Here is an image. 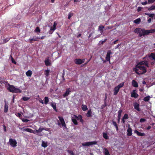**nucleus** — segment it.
Here are the masks:
<instances>
[{"mask_svg": "<svg viewBox=\"0 0 155 155\" xmlns=\"http://www.w3.org/2000/svg\"><path fill=\"white\" fill-rule=\"evenodd\" d=\"M134 32L135 33L138 34L140 37H141L142 36L148 35L150 33L155 32V29L145 30L144 28H137L134 30Z\"/></svg>", "mask_w": 155, "mask_h": 155, "instance_id": "1", "label": "nucleus"}, {"mask_svg": "<svg viewBox=\"0 0 155 155\" xmlns=\"http://www.w3.org/2000/svg\"><path fill=\"white\" fill-rule=\"evenodd\" d=\"M58 118L59 120L57 121L58 125L60 127H62L64 128L67 129L66 124L63 118L61 116H58Z\"/></svg>", "mask_w": 155, "mask_h": 155, "instance_id": "2", "label": "nucleus"}, {"mask_svg": "<svg viewBox=\"0 0 155 155\" xmlns=\"http://www.w3.org/2000/svg\"><path fill=\"white\" fill-rule=\"evenodd\" d=\"M9 87L8 89L10 92L12 93H21V91L19 88L15 87L13 85H10L8 84Z\"/></svg>", "mask_w": 155, "mask_h": 155, "instance_id": "3", "label": "nucleus"}, {"mask_svg": "<svg viewBox=\"0 0 155 155\" xmlns=\"http://www.w3.org/2000/svg\"><path fill=\"white\" fill-rule=\"evenodd\" d=\"M136 67L139 68L140 70L142 71V72H140L141 74H144L147 72L146 68L144 66L137 64L136 66Z\"/></svg>", "mask_w": 155, "mask_h": 155, "instance_id": "4", "label": "nucleus"}, {"mask_svg": "<svg viewBox=\"0 0 155 155\" xmlns=\"http://www.w3.org/2000/svg\"><path fill=\"white\" fill-rule=\"evenodd\" d=\"M9 143L10 145L13 147H15L17 146V142L15 139L10 138Z\"/></svg>", "mask_w": 155, "mask_h": 155, "instance_id": "5", "label": "nucleus"}, {"mask_svg": "<svg viewBox=\"0 0 155 155\" xmlns=\"http://www.w3.org/2000/svg\"><path fill=\"white\" fill-rule=\"evenodd\" d=\"M97 143V142L96 141H93L83 143L82 144L84 146H89L93 145L96 144Z\"/></svg>", "mask_w": 155, "mask_h": 155, "instance_id": "6", "label": "nucleus"}, {"mask_svg": "<svg viewBox=\"0 0 155 155\" xmlns=\"http://www.w3.org/2000/svg\"><path fill=\"white\" fill-rule=\"evenodd\" d=\"M112 54V53L111 52L110 50H108L107 51V55L106 57V60L108 61H109V63L110 64V55Z\"/></svg>", "mask_w": 155, "mask_h": 155, "instance_id": "7", "label": "nucleus"}, {"mask_svg": "<svg viewBox=\"0 0 155 155\" xmlns=\"http://www.w3.org/2000/svg\"><path fill=\"white\" fill-rule=\"evenodd\" d=\"M85 61V59H76L74 60L75 63L77 64H81L83 63Z\"/></svg>", "mask_w": 155, "mask_h": 155, "instance_id": "8", "label": "nucleus"}, {"mask_svg": "<svg viewBox=\"0 0 155 155\" xmlns=\"http://www.w3.org/2000/svg\"><path fill=\"white\" fill-rule=\"evenodd\" d=\"M74 118H76L77 120H80V121L82 123H83L84 122V120L82 119V116L80 115H78V116H77L76 115H74Z\"/></svg>", "mask_w": 155, "mask_h": 155, "instance_id": "9", "label": "nucleus"}, {"mask_svg": "<svg viewBox=\"0 0 155 155\" xmlns=\"http://www.w3.org/2000/svg\"><path fill=\"white\" fill-rule=\"evenodd\" d=\"M133 106L134 109L138 111H140L141 110L139 108V104L137 102H135L133 103Z\"/></svg>", "mask_w": 155, "mask_h": 155, "instance_id": "10", "label": "nucleus"}, {"mask_svg": "<svg viewBox=\"0 0 155 155\" xmlns=\"http://www.w3.org/2000/svg\"><path fill=\"white\" fill-rule=\"evenodd\" d=\"M40 39V38L38 37H34L32 38L29 39V42L31 44L33 41H38V40Z\"/></svg>", "mask_w": 155, "mask_h": 155, "instance_id": "11", "label": "nucleus"}, {"mask_svg": "<svg viewBox=\"0 0 155 155\" xmlns=\"http://www.w3.org/2000/svg\"><path fill=\"white\" fill-rule=\"evenodd\" d=\"M138 65L142 66L144 65L146 66L147 67H149L148 63L147 61H142L140 62L138 64Z\"/></svg>", "mask_w": 155, "mask_h": 155, "instance_id": "12", "label": "nucleus"}, {"mask_svg": "<svg viewBox=\"0 0 155 155\" xmlns=\"http://www.w3.org/2000/svg\"><path fill=\"white\" fill-rule=\"evenodd\" d=\"M122 110H119L118 112V114L117 116V121L118 123H119L120 122V117L121 116V114L122 112Z\"/></svg>", "mask_w": 155, "mask_h": 155, "instance_id": "13", "label": "nucleus"}, {"mask_svg": "<svg viewBox=\"0 0 155 155\" xmlns=\"http://www.w3.org/2000/svg\"><path fill=\"white\" fill-rule=\"evenodd\" d=\"M138 94L137 93L135 92L134 90L131 93V97L137 98L138 97Z\"/></svg>", "mask_w": 155, "mask_h": 155, "instance_id": "14", "label": "nucleus"}, {"mask_svg": "<svg viewBox=\"0 0 155 155\" xmlns=\"http://www.w3.org/2000/svg\"><path fill=\"white\" fill-rule=\"evenodd\" d=\"M71 120L74 125H77L78 124L77 119L76 118H74V115L72 117Z\"/></svg>", "mask_w": 155, "mask_h": 155, "instance_id": "15", "label": "nucleus"}, {"mask_svg": "<svg viewBox=\"0 0 155 155\" xmlns=\"http://www.w3.org/2000/svg\"><path fill=\"white\" fill-rule=\"evenodd\" d=\"M45 65L47 66H50L51 65V63L49 62V57H48L45 60Z\"/></svg>", "mask_w": 155, "mask_h": 155, "instance_id": "16", "label": "nucleus"}, {"mask_svg": "<svg viewBox=\"0 0 155 155\" xmlns=\"http://www.w3.org/2000/svg\"><path fill=\"white\" fill-rule=\"evenodd\" d=\"M132 84L133 87H137L138 86V83L134 80L132 81Z\"/></svg>", "mask_w": 155, "mask_h": 155, "instance_id": "17", "label": "nucleus"}, {"mask_svg": "<svg viewBox=\"0 0 155 155\" xmlns=\"http://www.w3.org/2000/svg\"><path fill=\"white\" fill-rule=\"evenodd\" d=\"M119 90L120 89L119 88H118V87H117V86L115 87L114 89V95H117V94L118 92H119Z\"/></svg>", "mask_w": 155, "mask_h": 155, "instance_id": "18", "label": "nucleus"}, {"mask_svg": "<svg viewBox=\"0 0 155 155\" xmlns=\"http://www.w3.org/2000/svg\"><path fill=\"white\" fill-rule=\"evenodd\" d=\"M71 92V91H69V89H67L66 92L63 94V96L64 97H65L67 96L70 94V92Z\"/></svg>", "mask_w": 155, "mask_h": 155, "instance_id": "19", "label": "nucleus"}, {"mask_svg": "<svg viewBox=\"0 0 155 155\" xmlns=\"http://www.w3.org/2000/svg\"><path fill=\"white\" fill-rule=\"evenodd\" d=\"M132 134V130L131 128H128L127 130V136H131Z\"/></svg>", "mask_w": 155, "mask_h": 155, "instance_id": "20", "label": "nucleus"}, {"mask_svg": "<svg viewBox=\"0 0 155 155\" xmlns=\"http://www.w3.org/2000/svg\"><path fill=\"white\" fill-rule=\"evenodd\" d=\"M8 104L5 103L4 106V111L5 113H7L8 111Z\"/></svg>", "mask_w": 155, "mask_h": 155, "instance_id": "21", "label": "nucleus"}, {"mask_svg": "<svg viewBox=\"0 0 155 155\" xmlns=\"http://www.w3.org/2000/svg\"><path fill=\"white\" fill-rule=\"evenodd\" d=\"M134 133H136L138 136H144V134L143 133L139 132L137 130H135Z\"/></svg>", "mask_w": 155, "mask_h": 155, "instance_id": "22", "label": "nucleus"}, {"mask_svg": "<svg viewBox=\"0 0 155 155\" xmlns=\"http://www.w3.org/2000/svg\"><path fill=\"white\" fill-rule=\"evenodd\" d=\"M91 109H90L87 111V112L86 114V115L87 117H91Z\"/></svg>", "mask_w": 155, "mask_h": 155, "instance_id": "23", "label": "nucleus"}, {"mask_svg": "<svg viewBox=\"0 0 155 155\" xmlns=\"http://www.w3.org/2000/svg\"><path fill=\"white\" fill-rule=\"evenodd\" d=\"M32 71L30 70L28 71L26 73V75L28 77H31V75H32Z\"/></svg>", "mask_w": 155, "mask_h": 155, "instance_id": "24", "label": "nucleus"}, {"mask_svg": "<svg viewBox=\"0 0 155 155\" xmlns=\"http://www.w3.org/2000/svg\"><path fill=\"white\" fill-rule=\"evenodd\" d=\"M51 106L53 108L54 110L55 111H57V109L56 107V104L55 103H52Z\"/></svg>", "mask_w": 155, "mask_h": 155, "instance_id": "25", "label": "nucleus"}, {"mask_svg": "<svg viewBox=\"0 0 155 155\" xmlns=\"http://www.w3.org/2000/svg\"><path fill=\"white\" fill-rule=\"evenodd\" d=\"M141 21V19L140 18H137L134 21V22L136 24H140Z\"/></svg>", "mask_w": 155, "mask_h": 155, "instance_id": "26", "label": "nucleus"}, {"mask_svg": "<svg viewBox=\"0 0 155 155\" xmlns=\"http://www.w3.org/2000/svg\"><path fill=\"white\" fill-rule=\"evenodd\" d=\"M145 15H148L149 17L152 18H153L155 15V14L154 13L150 14L147 13H145Z\"/></svg>", "mask_w": 155, "mask_h": 155, "instance_id": "27", "label": "nucleus"}, {"mask_svg": "<svg viewBox=\"0 0 155 155\" xmlns=\"http://www.w3.org/2000/svg\"><path fill=\"white\" fill-rule=\"evenodd\" d=\"M50 72L49 70H45L44 72V74L46 76V77H48L49 75V73Z\"/></svg>", "mask_w": 155, "mask_h": 155, "instance_id": "28", "label": "nucleus"}, {"mask_svg": "<svg viewBox=\"0 0 155 155\" xmlns=\"http://www.w3.org/2000/svg\"><path fill=\"white\" fill-rule=\"evenodd\" d=\"M41 146L44 148L48 146L47 142H45L42 140V141Z\"/></svg>", "mask_w": 155, "mask_h": 155, "instance_id": "29", "label": "nucleus"}, {"mask_svg": "<svg viewBox=\"0 0 155 155\" xmlns=\"http://www.w3.org/2000/svg\"><path fill=\"white\" fill-rule=\"evenodd\" d=\"M24 130L28 132H30L31 133H33L34 130L31 128H27L24 129Z\"/></svg>", "mask_w": 155, "mask_h": 155, "instance_id": "30", "label": "nucleus"}, {"mask_svg": "<svg viewBox=\"0 0 155 155\" xmlns=\"http://www.w3.org/2000/svg\"><path fill=\"white\" fill-rule=\"evenodd\" d=\"M104 28V27L103 26H99L98 27V30L101 31V33H102L103 31V29Z\"/></svg>", "mask_w": 155, "mask_h": 155, "instance_id": "31", "label": "nucleus"}, {"mask_svg": "<svg viewBox=\"0 0 155 155\" xmlns=\"http://www.w3.org/2000/svg\"><path fill=\"white\" fill-rule=\"evenodd\" d=\"M112 123H113V125L116 128V130L117 131H118V125H117V124L116 122L115 121H114L113 120Z\"/></svg>", "mask_w": 155, "mask_h": 155, "instance_id": "32", "label": "nucleus"}, {"mask_svg": "<svg viewBox=\"0 0 155 155\" xmlns=\"http://www.w3.org/2000/svg\"><path fill=\"white\" fill-rule=\"evenodd\" d=\"M81 108L84 111H85L88 109L87 106L85 105H83Z\"/></svg>", "mask_w": 155, "mask_h": 155, "instance_id": "33", "label": "nucleus"}, {"mask_svg": "<svg viewBox=\"0 0 155 155\" xmlns=\"http://www.w3.org/2000/svg\"><path fill=\"white\" fill-rule=\"evenodd\" d=\"M45 102L44 103L45 104H47L49 101V100L48 97H45L44 98Z\"/></svg>", "mask_w": 155, "mask_h": 155, "instance_id": "34", "label": "nucleus"}, {"mask_svg": "<svg viewBox=\"0 0 155 155\" xmlns=\"http://www.w3.org/2000/svg\"><path fill=\"white\" fill-rule=\"evenodd\" d=\"M148 10L149 11H151L155 10V5H153L150 7L148 8Z\"/></svg>", "mask_w": 155, "mask_h": 155, "instance_id": "35", "label": "nucleus"}, {"mask_svg": "<svg viewBox=\"0 0 155 155\" xmlns=\"http://www.w3.org/2000/svg\"><path fill=\"white\" fill-rule=\"evenodd\" d=\"M104 155H110L109 152L107 148H104Z\"/></svg>", "mask_w": 155, "mask_h": 155, "instance_id": "36", "label": "nucleus"}, {"mask_svg": "<svg viewBox=\"0 0 155 155\" xmlns=\"http://www.w3.org/2000/svg\"><path fill=\"white\" fill-rule=\"evenodd\" d=\"M150 57L153 60L155 59V54L154 53H152L150 54Z\"/></svg>", "mask_w": 155, "mask_h": 155, "instance_id": "37", "label": "nucleus"}, {"mask_svg": "<svg viewBox=\"0 0 155 155\" xmlns=\"http://www.w3.org/2000/svg\"><path fill=\"white\" fill-rule=\"evenodd\" d=\"M150 98V96H147L144 97L143 99V100L145 101H148L149 100Z\"/></svg>", "mask_w": 155, "mask_h": 155, "instance_id": "38", "label": "nucleus"}, {"mask_svg": "<svg viewBox=\"0 0 155 155\" xmlns=\"http://www.w3.org/2000/svg\"><path fill=\"white\" fill-rule=\"evenodd\" d=\"M124 83L122 82L121 83H120V84H119L118 85L117 87H118L120 89V88L122 87L124 85Z\"/></svg>", "mask_w": 155, "mask_h": 155, "instance_id": "39", "label": "nucleus"}, {"mask_svg": "<svg viewBox=\"0 0 155 155\" xmlns=\"http://www.w3.org/2000/svg\"><path fill=\"white\" fill-rule=\"evenodd\" d=\"M30 99V97H24L22 98V99L25 101H27Z\"/></svg>", "mask_w": 155, "mask_h": 155, "instance_id": "40", "label": "nucleus"}, {"mask_svg": "<svg viewBox=\"0 0 155 155\" xmlns=\"http://www.w3.org/2000/svg\"><path fill=\"white\" fill-rule=\"evenodd\" d=\"M134 70L135 71V72L136 74H138V75H140L141 74H140V73L138 71V69H137L136 68H135L134 69Z\"/></svg>", "mask_w": 155, "mask_h": 155, "instance_id": "41", "label": "nucleus"}, {"mask_svg": "<svg viewBox=\"0 0 155 155\" xmlns=\"http://www.w3.org/2000/svg\"><path fill=\"white\" fill-rule=\"evenodd\" d=\"M68 152L71 155H75L73 151L71 150H67Z\"/></svg>", "mask_w": 155, "mask_h": 155, "instance_id": "42", "label": "nucleus"}, {"mask_svg": "<svg viewBox=\"0 0 155 155\" xmlns=\"http://www.w3.org/2000/svg\"><path fill=\"white\" fill-rule=\"evenodd\" d=\"M21 119L23 122L25 123H27L29 121V120L25 119L24 118H21Z\"/></svg>", "mask_w": 155, "mask_h": 155, "instance_id": "43", "label": "nucleus"}, {"mask_svg": "<svg viewBox=\"0 0 155 155\" xmlns=\"http://www.w3.org/2000/svg\"><path fill=\"white\" fill-rule=\"evenodd\" d=\"M146 121V119L143 118L140 119V122L141 123L144 122Z\"/></svg>", "mask_w": 155, "mask_h": 155, "instance_id": "44", "label": "nucleus"}, {"mask_svg": "<svg viewBox=\"0 0 155 155\" xmlns=\"http://www.w3.org/2000/svg\"><path fill=\"white\" fill-rule=\"evenodd\" d=\"M73 14L71 12H70L68 15V18L69 19H70V18L73 16Z\"/></svg>", "mask_w": 155, "mask_h": 155, "instance_id": "45", "label": "nucleus"}, {"mask_svg": "<svg viewBox=\"0 0 155 155\" xmlns=\"http://www.w3.org/2000/svg\"><path fill=\"white\" fill-rule=\"evenodd\" d=\"M123 117L125 119H127L128 118V115L127 114H124Z\"/></svg>", "mask_w": 155, "mask_h": 155, "instance_id": "46", "label": "nucleus"}, {"mask_svg": "<svg viewBox=\"0 0 155 155\" xmlns=\"http://www.w3.org/2000/svg\"><path fill=\"white\" fill-rule=\"evenodd\" d=\"M35 31L36 32H40V29L38 27H37L35 28Z\"/></svg>", "mask_w": 155, "mask_h": 155, "instance_id": "47", "label": "nucleus"}, {"mask_svg": "<svg viewBox=\"0 0 155 155\" xmlns=\"http://www.w3.org/2000/svg\"><path fill=\"white\" fill-rule=\"evenodd\" d=\"M43 129V128L40 127L38 130H37V131L38 133L41 132Z\"/></svg>", "mask_w": 155, "mask_h": 155, "instance_id": "48", "label": "nucleus"}, {"mask_svg": "<svg viewBox=\"0 0 155 155\" xmlns=\"http://www.w3.org/2000/svg\"><path fill=\"white\" fill-rule=\"evenodd\" d=\"M155 1V0H148V2L149 3H153Z\"/></svg>", "mask_w": 155, "mask_h": 155, "instance_id": "49", "label": "nucleus"}, {"mask_svg": "<svg viewBox=\"0 0 155 155\" xmlns=\"http://www.w3.org/2000/svg\"><path fill=\"white\" fill-rule=\"evenodd\" d=\"M57 25V23L55 22H54L53 25V28H54L56 29V27Z\"/></svg>", "mask_w": 155, "mask_h": 155, "instance_id": "50", "label": "nucleus"}, {"mask_svg": "<svg viewBox=\"0 0 155 155\" xmlns=\"http://www.w3.org/2000/svg\"><path fill=\"white\" fill-rule=\"evenodd\" d=\"M107 40V39H105L104 41H101V44H103Z\"/></svg>", "mask_w": 155, "mask_h": 155, "instance_id": "51", "label": "nucleus"}, {"mask_svg": "<svg viewBox=\"0 0 155 155\" xmlns=\"http://www.w3.org/2000/svg\"><path fill=\"white\" fill-rule=\"evenodd\" d=\"M142 8V7H138L137 9V11L138 12H139L140 11H141Z\"/></svg>", "mask_w": 155, "mask_h": 155, "instance_id": "52", "label": "nucleus"}, {"mask_svg": "<svg viewBox=\"0 0 155 155\" xmlns=\"http://www.w3.org/2000/svg\"><path fill=\"white\" fill-rule=\"evenodd\" d=\"M12 62L15 64H16V62L14 60V59L12 58V60H11Z\"/></svg>", "mask_w": 155, "mask_h": 155, "instance_id": "53", "label": "nucleus"}, {"mask_svg": "<svg viewBox=\"0 0 155 155\" xmlns=\"http://www.w3.org/2000/svg\"><path fill=\"white\" fill-rule=\"evenodd\" d=\"M3 130L4 131L6 132V126L3 124Z\"/></svg>", "mask_w": 155, "mask_h": 155, "instance_id": "54", "label": "nucleus"}, {"mask_svg": "<svg viewBox=\"0 0 155 155\" xmlns=\"http://www.w3.org/2000/svg\"><path fill=\"white\" fill-rule=\"evenodd\" d=\"M141 3L143 5H145L147 4V1H146L144 2H141Z\"/></svg>", "mask_w": 155, "mask_h": 155, "instance_id": "55", "label": "nucleus"}, {"mask_svg": "<svg viewBox=\"0 0 155 155\" xmlns=\"http://www.w3.org/2000/svg\"><path fill=\"white\" fill-rule=\"evenodd\" d=\"M56 29V28H53L52 27H51L50 28V30L52 31H54Z\"/></svg>", "mask_w": 155, "mask_h": 155, "instance_id": "56", "label": "nucleus"}, {"mask_svg": "<svg viewBox=\"0 0 155 155\" xmlns=\"http://www.w3.org/2000/svg\"><path fill=\"white\" fill-rule=\"evenodd\" d=\"M18 117H19L20 119L21 117V114L19 113H18L17 114V115H16Z\"/></svg>", "mask_w": 155, "mask_h": 155, "instance_id": "57", "label": "nucleus"}, {"mask_svg": "<svg viewBox=\"0 0 155 155\" xmlns=\"http://www.w3.org/2000/svg\"><path fill=\"white\" fill-rule=\"evenodd\" d=\"M151 18H150L148 19L147 20V21L148 23H150L151 21Z\"/></svg>", "mask_w": 155, "mask_h": 155, "instance_id": "58", "label": "nucleus"}, {"mask_svg": "<svg viewBox=\"0 0 155 155\" xmlns=\"http://www.w3.org/2000/svg\"><path fill=\"white\" fill-rule=\"evenodd\" d=\"M121 122H122V123L123 124L125 123V119H124L123 117L122 118Z\"/></svg>", "mask_w": 155, "mask_h": 155, "instance_id": "59", "label": "nucleus"}, {"mask_svg": "<svg viewBox=\"0 0 155 155\" xmlns=\"http://www.w3.org/2000/svg\"><path fill=\"white\" fill-rule=\"evenodd\" d=\"M121 44H119L117 45V46L115 48H119V47L121 45Z\"/></svg>", "mask_w": 155, "mask_h": 155, "instance_id": "60", "label": "nucleus"}, {"mask_svg": "<svg viewBox=\"0 0 155 155\" xmlns=\"http://www.w3.org/2000/svg\"><path fill=\"white\" fill-rule=\"evenodd\" d=\"M39 101L40 103H41L42 104H43L44 103L42 99H41Z\"/></svg>", "mask_w": 155, "mask_h": 155, "instance_id": "61", "label": "nucleus"}, {"mask_svg": "<svg viewBox=\"0 0 155 155\" xmlns=\"http://www.w3.org/2000/svg\"><path fill=\"white\" fill-rule=\"evenodd\" d=\"M118 41V39H117L116 40L114 41L113 42V43L114 44H115Z\"/></svg>", "mask_w": 155, "mask_h": 155, "instance_id": "62", "label": "nucleus"}, {"mask_svg": "<svg viewBox=\"0 0 155 155\" xmlns=\"http://www.w3.org/2000/svg\"><path fill=\"white\" fill-rule=\"evenodd\" d=\"M151 128V127L150 126H148L147 127V130H149V129H150V128Z\"/></svg>", "mask_w": 155, "mask_h": 155, "instance_id": "63", "label": "nucleus"}, {"mask_svg": "<svg viewBox=\"0 0 155 155\" xmlns=\"http://www.w3.org/2000/svg\"><path fill=\"white\" fill-rule=\"evenodd\" d=\"M90 59H89L86 63L84 64V65H85L87 64V63H88V62L90 61Z\"/></svg>", "mask_w": 155, "mask_h": 155, "instance_id": "64", "label": "nucleus"}]
</instances>
